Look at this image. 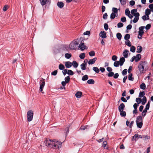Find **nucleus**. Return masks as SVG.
<instances>
[{"label": "nucleus", "mask_w": 153, "mask_h": 153, "mask_svg": "<svg viewBox=\"0 0 153 153\" xmlns=\"http://www.w3.org/2000/svg\"><path fill=\"white\" fill-rule=\"evenodd\" d=\"M138 68L140 73H143L144 70L146 71L148 69L147 62L146 61H140L138 65Z\"/></svg>", "instance_id": "obj_1"}, {"label": "nucleus", "mask_w": 153, "mask_h": 153, "mask_svg": "<svg viewBox=\"0 0 153 153\" xmlns=\"http://www.w3.org/2000/svg\"><path fill=\"white\" fill-rule=\"evenodd\" d=\"M83 40V38L82 37L78 38L77 39H75L72 41L69 45V48L70 49L72 50H75L76 48V45H78L79 43L80 40Z\"/></svg>", "instance_id": "obj_2"}, {"label": "nucleus", "mask_w": 153, "mask_h": 153, "mask_svg": "<svg viewBox=\"0 0 153 153\" xmlns=\"http://www.w3.org/2000/svg\"><path fill=\"white\" fill-rule=\"evenodd\" d=\"M27 115L28 121L29 122L31 121L33 119V111L31 110H29L27 112Z\"/></svg>", "instance_id": "obj_3"}, {"label": "nucleus", "mask_w": 153, "mask_h": 153, "mask_svg": "<svg viewBox=\"0 0 153 153\" xmlns=\"http://www.w3.org/2000/svg\"><path fill=\"white\" fill-rule=\"evenodd\" d=\"M62 144V143L61 142L57 141L56 142H55V143H54L53 146H50V147L54 149H56L57 147L58 149H59V148L61 147Z\"/></svg>", "instance_id": "obj_4"}, {"label": "nucleus", "mask_w": 153, "mask_h": 153, "mask_svg": "<svg viewBox=\"0 0 153 153\" xmlns=\"http://www.w3.org/2000/svg\"><path fill=\"white\" fill-rule=\"evenodd\" d=\"M145 28L144 26H141L139 28L138 35L140 36H142L144 33L143 30Z\"/></svg>", "instance_id": "obj_5"}, {"label": "nucleus", "mask_w": 153, "mask_h": 153, "mask_svg": "<svg viewBox=\"0 0 153 153\" xmlns=\"http://www.w3.org/2000/svg\"><path fill=\"white\" fill-rule=\"evenodd\" d=\"M83 40H84L83 41L82 40H80V43L79 46V48L82 51L84 50L86 47V46L84 45V43L82 42H83Z\"/></svg>", "instance_id": "obj_6"}, {"label": "nucleus", "mask_w": 153, "mask_h": 153, "mask_svg": "<svg viewBox=\"0 0 153 153\" xmlns=\"http://www.w3.org/2000/svg\"><path fill=\"white\" fill-rule=\"evenodd\" d=\"M45 85V81L44 80H41L40 81V88L39 91H42L43 90V88Z\"/></svg>", "instance_id": "obj_7"}, {"label": "nucleus", "mask_w": 153, "mask_h": 153, "mask_svg": "<svg viewBox=\"0 0 153 153\" xmlns=\"http://www.w3.org/2000/svg\"><path fill=\"white\" fill-rule=\"evenodd\" d=\"M42 6L45 5L46 4H48V2L49 3L50 2V0H39Z\"/></svg>", "instance_id": "obj_8"}, {"label": "nucleus", "mask_w": 153, "mask_h": 153, "mask_svg": "<svg viewBox=\"0 0 153 153\" xmlns=\"http://www.w3.org/2000/svg\"><path fill=\"white\" fill-rule=\"evenodd\" d=\"M100 36L102 38H105L106 37V33L104 31H101L100 33Z\"/></svg>", "instance_id": "obj_9"}, {"label": "nucleus", "mask_w": 153, "mask_h": 153, "mask_svg": "<svg viewBox=\"0 0 153 153\" xmlns=\"http://www.w3.org/2000/svg\"><path fill=\"white\" fill-rule=\"evenodd\" d=\"M46 146L50 147L51 143V140H46L44 142Z\"/></svg>", "instance_id": "obj_10"}, {"label": "nucleus", "mask_w": 153, "mask_h": 153, "mask_svg": "<svg viewBox=\"0 0 153 153\" xmlns=\"http://www.w3.org/2000/svg\"><path fill=\"white\" fill-rule=\"evenodd\" d=\"M97 59L96 57H95L92 59H90L89 61L88 62V64L89 65L93 64L95 63V62Z\"/></svg>", "instance_id": "obj_11"}, {"label": "nucleus", "mask_w": 153, "mask_h": 153, "mask_svg": "<svg viewBox=\"0 0 153 153\" xmlns=\"http://www.w3.org/2000/svg\"><path fill=\"white\" fill-rule=\"evenodd\" d=\"M125 107V105L124 103H121L118 107V110L119 111H123L124 108Z\"/></svg>", "instance_id": "obj_12"}, {"label": "nucleus", "mask_w": 153, "mask_h": 153, "mask_svg": "<svg viewBox=\"0 0 153 153\" xmlns=\"http://www.w3.org/2000/svg\"><path fill=\"white\" fill-rule=\"evenodd\" d=\"M143 118L141 116H138L136 121V123L143 122Z\"/></svg>", "instance_id": "obj_13"}, {"label": "nucleus", "mask_w": 153, "mask_h": 153, "mask_svg": "<svg viewBox=\"0 0 153 153\" xmlns=\"http://www.w3.org/2000/svg\"><path fill=\"white\" fill-rule=\"evenodd\" d=\"M65 65L67 68H70L72 65V63L69 61L66 62H65Z\"/></svg>", "instance_id": "obj_14"}, {"label": "nucleus", "mask_w": 153, "mask_h": 153, "mask_svg": "<svg viewBox=\"0 0 153 153\" xmlns=\"http://www.w3.org/2000/svg\"><path fill=\"white\" fill-rule=\"evenodd\" d=\"M125 61V59L123 57H122L120 58V61H119L120 62V66H122L123 65Z\"/></svg>", "instance_id": "obj_15"}, {"label": "nucleus", "mask_w": 153, "mask_h": 153, "mask_svg": "<svg viewBox=\"0 0 153 153\" xmlns=\"http://www.w3.org/2000/svg\"><path fill=\"white\" fill-rule=\"evenodd\" d=\"M129 51L128 50H126L124 51L123 53V55L124 58H126L128 57V55Z\"/></svg>", "instance_id": "obj_16"}, {"label": "nucleus", "mask_w": 153, "mask_h": 153, "mask_svg": "<svg viewBox=\"0 0 153 153\" xmlns=\"http://www.w3.org/2000/svg\"><path fill=\"white\" fill-rule=\"evenodd\" d=\"M141 59V55L140 54H137L135 56V61L138 62Z\"/></svg>", "instance_id": "obj_17"}, {"label": "nucleus", "mask_w": 153, "mask_h": 153, "mask_svg": "<svg viewBox=\"0 0 153 153\" xmlns=\"http://www.w3.org/2000/svg\"><path fill=\"white\" fill-rule=\"evenodd\" d=\"M71 124H69L68 125H67L65 129V131H66V136L68 133L69 132V128L71 126Z\"/></svg>", "instance_id": "obj_18"}, {"label": "nucleus", "mask_w": 153, "mask_h": 153, "mask_svg": "<svg viewBox=\"0 0 153 153\" xmlns=\"http://www.w3.org/2000/svg\"><path fill=\"white\" fill-rule=\"evenodd\" d=\"M82 95V93L81 91H78L75 94L76 97L77 98H80Z\"/></svg>", "instance_id": "obj_19"}, {"label": "nucleus", "mask_w": 153, "mask_h": 153, "mask_svg": "<svg viewBox=\"0 0 153 153\" xmlns=\"http://www.w3.org/2000/svg\"><path fill=\"white\" fill-rule=\"evenodd\" d=\"M142 47L141 46H138L137 47V52L140 53L141 52L142 50Z\"/></svg>", "instance_id": "obj_20"}, {"label": "nucleus", "mask_w": 153, "mask_h": 153, "mask_svg": "<svg viewBox=\"0 0 153 153\" xmlns=\"http://www.w3.org/2000/svg\"><path fill=\"white\" fill-rule=\"evenodd\" d=\"M57 4L58 7L60 8H62L64 6V3L62 2H58Z\"/></svg>", "instance_id": "obj_21"}, {"label": "nucleus", "mask_w": 153, "mask_h": 153, "mask_svg": "<svg viewBox=\"0 0 153 153\" xmlns=\"http://www.w3.org/2000/svg\"><path fill=\"white\" fill-rule=\"evenodd\" d=\"M136 124L138 128H141L143 125V122L136 123Z\"/></svg>", "instance_id": "obj_22"}, {"label": "nucleus", "mask_w": 153, "mask_h": 153, "mask_svg": "<svg viewBox=\"0 0 153 153\" xmlns=\"http://www.w3.org/2000/svg\"><path fill=\"white\" fill-rule=\"evenodd\" d=\"M142 100L143 101H141L142 104L143 105H144L147 101L146 97L145 96H144L143 97Z\"/></svg>", "instance_id": "obj_23"}, {"label": "nucleus", "mask_w": 153, "mask_h": 153, "mask_svg": "<svg viewBox=\"0 0 153 153\" xmlns=\"http://www.w3.org/2000/svg\"><path fill=\"white\" fill-rule=\"evenodd\" d=\"M72 64L74 68H77L78 66V64L75 61H73Z\"/></svg>", "instance_id": "obj_24"}, {"label": "nucleus", "mask_w": 153, "mask_h": 153, "mask_svg": "<svg viewBox=\"0 0 153 153\" xmlns=\"http://www.w3.org/2000/svg\"><path fill=\"white\" fill-rule=\"evenodd\" d=\"M147 110H148L146 109L145 108L143 110L142 112L141 113V115L142 116L144 117L146 116V113L147 112Z\"/></svg>", "instance_id": "obj_25"}, {"label": "nucleus", "mask_w": 153, "mask_h": 153, "mask_svg": "<svg viewBox=\"0 0 153 153\" xmlns=\"http://www.w3.org/2000/svg\"><path fill=\"white\" fill-rule=\"evenodd\" d=\"M120 112V115L122 117H125L126 115V112L125 111H119Z\"/></svg>", "instance_id": "obj_26"}, {"label": "nucleus", "mask_w": 153, "mask_h": 153, "mask_svg": "<svg viewBox=\"0 0 153 153\" xmlns=\"http://www.w3.org/2000/svg\"><path fill=\"white\" fill-rule=\"evenodd\" d=\"M86 65L84 64H82L80 65L81 68L82 70H84L86 69Z\"/></svg>", "instance_id": "obj_27"}, {"label": "nucleus", "mask_w": 153, "mask_h": 153, "mask_svg": "<svg viewBox=\"0 0 153 153\" xmlns=\"http://www.w3.org/2000/svg\"><path fill=\"white\" fill-rule=\"evenodd\" d=\"M133 75L132 74H130L128 76V79L129 80L133 81L134 80V78L132 76Z\"/></svg>", "instance_id": "obj_28"}, {"label": "nucleus", "mask_w": 153, "mask_h": 153, "mask_svg": "<svg viewBox=\"0 0 153 153\" xmlns=\"http://www.w3.org/2000/svg\"><path fill=\"white\" fill-rule=\"evenodd\" d=\"M87 83L89 84H93L95 82L94 80L93 79H90L88 80Z\"/></svg>", "instance_id": "obj_29"}, {"label": "nucleus", "mask_w": 153, "mask_h": 153, "mask_svg": "<svg viewBox=\"0 0 153 153\" xmlns=\"http://www.w3.org/2000/svg\"><path fill=\"white\" fill-rule=\"evenodd\" d=\"M116 36L117 38L119 40H120L121 39L122 36L121 34L120 33H117Z\"/></svg>", "instance_id": "obj_30"}, {"label": "nucleus", "mask_w": 153, "mask_h": 153, "mask_svg": "<svg viewBox=\"0 0 153 153\" xmlns=\"http://www.w3.org/2000/svg\"><path fill=\"white\" fill-rule=\"evenodd\" d=\"M151 10L149 9H146L145 12V15H149L151 13Z\"/></svg>", "instance_id": "obj_31"}, {"label": "nucleus", "mask_w": 153, "mask_h": 153, "mask_svg": "<svg viewBox=\"0 0 153 153\" xmlns=\"http://www.w3.org/2000/svg\"><path fill=\"white\" fill-rule=\"evenodd\" d=\"M93 70L95 71L96 73H98L100 72L99 68L97 67H93L92 68Z\"/></svg>", "instance_id": "obj_32"}, {"label": "nucleus", "mask_w": 153, "mask_h": 153, "mask_svg": "<svg viewBox=\"0 0 153 153\" xmlns=\"http://www.w3.org/2000/svg\"><path fill=\"white\" fill-rule=\"evenodd\" d=\"M140 88L144 90L146 88V86L144 83H142L140 85Z\"/></svg>", "instance_id": "obj_33"}, {"label": "nucleus", "mask_w": 153, "mask_h": 153, "mask_svg": "<svg viewBox=\"0 0 153 153\" xmlns=\"http://www.w3.org/2000/svg\"><path fill=\"white\" fill-rule=\"evenodd\" d=\"M88 76L87 75H85L83 76L82 78V81H85L88 79Z\"/></svg>", "instance_id": "obj_34"}, {"label": "nucleus", "mask_w": 153, "mask_h": 153, "mask_svg": "<svg viewBox=\"0 0 153 153\" xmlns=\"http://www.w3.org/2000/svg\"><path fill=\"white\" fill-rule=\"evenodd\" d=\"M116 14L114 13H112L110 16V18L111 19H114L115 17H117Z\"/></svg>", "instance_id": "obj_35"}, {"label": "nucleus", "mask_w": 153, "mask_h": 153, "mask_svg": "<svg viewBox=\"0 0 153 153\" xmlns=\"http://www.w3.org/2000/svg\"><path fill=\"white\" fill-rule=\"evenodd\" d=\"M70 78L69 76H68L66 77L65 78V82L66 83H68L70 80Z\"/></svg>", "instance_id": "obj_36"}, {"label": "nucleus", "mask_w": 153, "mask_h": 153, "mask_svg": "<svg viewBox=\"0 0 153 153\" xmlns=\"http://www.w3.org/2000/svg\"><path fill=\"white\" fill-rule=\"evenodd\" d=\"M120 65V62L119 61H115L114 64V65L115 67H118Z\"/></svg>", "instance_id": "obj_37"}, {"label": "nucleus", "mask_w": 153, "mask_h": 153, "mask_svg": "<svg viewBox=\"0 0 153 153\" xmlns=\"http://www.w3.org/2000/svg\"><path fill=\"white\" fill-rule=\"evenodd\" d=\"M85 56V53H81L79 56L80 58L82 59H84Z\"/></svg>", "instance_id": "obj_38"}, {"label": "nucleus", "mask_w": 153, "mask_h": 153, "mask_svg": "<svg viewBox=\"0 0 153 153\" xmlns=\"http://www.w3.org/2000/svg\"><path fill=\"white\" fill-rule=\"evenodd\" d=\"M138 134H135L134 135V136H133L132 137V140H135V141H136L137 140V139H136L137 138H138Z\"/></svg>", "instance_id": "obj_39"}, {"label": "nucleus", "mask_w": 153, "mask_h": 153, "mask_svg": "<svg viewBox=\"0 0 153 153\" xmlns=\"http://www.w3.org/2000/svg\"><path fill=\"white\" fill-rule=\"evenodd\" d=\"M135 47L134 46H131L130 48V51H131L133 53H134L135 52Z\"/></svg>", "instance_id": "obj_40"}, {"label": "nucleus", "mask_w": 153, "mask_h": 153, "mask_svg": "<svg viewBox=\"0 0 153 153\" xmlns=\"http://www.w3.org/2000/svg\"><path fill=\"white\" fill-rule=\"evenodd\" d=\"M65 67L62 64H60L59 66V68L60 70H62L64 69Z\"/></svg>", "instance_id": "obj_41"}, {"label": "nucleus", "mask_w": 153, "mask_h": 153, "mask_svg": "<svg viewBox=\"0 0 153 153\" xmlns=\"http://www.w3.org/2000/svg\"><path fill=\"white\" fill-rule=\"evenodd\" d=\"M67 74L69 75H72L74 74V73L72 70H69L68 71Z\"/></svg>", "instance_id": "obj_42"}, {"label": "nucleus", "mask_w": 153, "mask_h": 153, "mask_svg": "<svg viewBox=\"0 0 153 153\" xmlns=\"http://www.w3.org/2000/svg\"><path fill=\"white\" fill-rule=\"evenodd\" d=\"M130 38V35L129 34H126L124 36V39L128 40Z\"/></svg>", "instance_id": "obj_43"}, {"label": "nucleus", "mask_w": 153, "mask_h": 153, "mask_svg": "<svg viewBox=\"0 0 153 153\" xmlns=\"http://www.w3.org/2000/svg\"><path fill=\"white\" fill-rule=\"evenodd\" d=\"M141 99L140 98H137L136 99V101L137 103V104H139L141 102Z\"/></svg>", "instance_id": "obj_44"}, {"label": "nucleus", "mask_w": 153, "mask_h": 153, "mask_svg": "<svg viewBox=\"0 0 153 153\" xmlns=\"http://www.w3.org/2000/svg\"><path fill=\"white\" fill-rule=\"evenodd\" d=\"M114 74L113 72H110L108 73V74H106L108 77H112L114 76Z\"/></svg>", "instance_id": "obj_45"}, {"label": "nucleus", "mask_w": 153, "mask_h": 153, "mask_svg": "<svg viewBox=\"0 0 153 153\" xmlns=\"http://www.w3.org/2000/svg\"><path fill=\"white\" fill-rule=\"evenodd\" d=\"M71 56V55L69 53H65V57L66 58L69 59L70 58Z\"/></svg>", "instance_id": "obj_46"}, {"label": "nucleus", "mask_w": 153, "mask_h": 153, "mask_svg": "<svg viewBox=\"0 0 153 153\" xmlns=\"http://www.w3.org/2000/svg\"><path fill=\"white\" fill-rule=\"evenodd\" d=\"M145 92L144 91H143L142 92H140L139 95V97H143L144 95H145Z\"/></svg>", "instance_id": "obj_47"}, {"label": "nucleus", "mask_w": 153, "mask_h": 153, "mask_svg": "<svg viewBox=\"0 0 153 153\" xmlns=\"http://www.w3.org/2000/svg\"><path fill=\"white\" fill-rule=\"evenodd\" d=\"M150 101H149L148 102V103H147V104H146V108H145V109L148 110L149 109V108L150 107Z\"/></svg>", "instance_id": "obj_48"}, {"label": "nucleus", "mask_w": 153, "mask_h": 153, "mask_svg": "<svg viewBox=\"0 0 153 153\" xmlns=\"http://www.w3.org/2000/svg\"><path fill=\"white\" fill-rule=\"evenodd\" d=\"M89 55L91 56H92L95 55V53L94 51H92L89 53Z\"/></svg>", "instance_id": "obj_49"}, {"label": "nucleus", "mask_w": 153, "mask_h": 153, "mask_svg": "<svg viewBox=\"0 0 153 153\" xmlns=\"http://www.w3.org/2000/svg\"><path fill=\"white\" fill-rule=\"evenodd\" d=\"M121 4L124 5L126 4V0H119Z\"/></svg>", "instance_id": "obj_50"}, {"label": "nucleus", "mask_w": 153, "mask_h": 153, "mask_svg": "<svg viewBox=\"0 0 153 153\" xmlns=\"http://www.w3.org/2000/svg\"><path fill=\"white\" fill-rule=\"evenodd\" d=\"M125 44L129 47H131V42L129 40H128L127 42H125Z\"/></svg>", "instance_id": "obj_51"}, {"label": "nucleus", "mask_w": 153, "mask_h": 153, "mask_svg": "<svg viewBox=\"0 0 153 153\" xmlns=\"http://www.w3.org/2000/svg\"><path fill=\"white\" fill-rule=\"evenodd\" d=\"M151 27V25L150 24H147L145 28L146 30L149 29Z\"/></svg>", "instance_id": "obj_52"}, {"label": "nucleus", "mask_w": 153, "mask_h": 153, "mask_svg": "<svg viewBox=\"0 0 153 153\" xmlns=\"http://www.w3.org/2000/svg\"><path fill=\"white\" fill-rule=\"evenodd\" d=\"M123 24L121 22H119L117 24V27L118 28H120L123 26Z\"/></svg>", "instance_id": "obj_53"}, {"label": "nucleus", "mask_w": 153, "mask_h": 153, "mask_svg": "<svg viewBox=\"0 0 153 153\" xmlns=\"http://www.w3.org/2000/svg\"><path fill=\"white\" fill-rule=\"evenodd\" d=\"M139 19V17H135L133 20V22L134 23H136L137 22Z\"/></svg>", "instance_id": "obj_54"}, {"label": "nucleus", "mask_w": 153, "mask_h": 153, "mask_svg": "<svg viewBox=\"0 0 153 153\" xmlns=\"http://www.w3.org/2000/svg\"><path fill=\"white\" fill-rule=\"evenodd\" d=\"M142 138H144V140H146V139H149L150 138V137L147 135H143L142 136Z\"/></svg>", "instance_id": "obj_55"}, {"label": "nucleus", "mask_w": 153, "mask_h": 153, "mask_svg": "<svg viewBox=\"0 0 153 153\" xmlns=\"http://www.w3.org/2000/svg\"><path fill=\"white\" fill-rule=\"evenodd\" d=\"M112 10L114 13H116L118 12V10L117 8L113 7L112 8Z\"/></svg>", "instance_id": "obj_56"}, {"label": "nucleus", "mask_w": 153, "mask_h": 153, "mask_svg": "<svg viewBox=\"0 0 153 153\" xmlns=\"http://www.w3.org/2000/svg\"><path fill=\"white\" fill-rule=\"evenodd\" d=\"M127 69H125L122 71V74L123 75H125L127 74Z\"/></svg>", "instance_id": "obj_57"}, {"label": "nucleus", "mask_w": 153, "mask_h": 153, "mask_svg": "<svg viewBox=\"0 0 153 153\" xmlns=\"http://www.w3.org/2000/svg\"><path fill=\"white\" fill-rule=\"evenodd\" d=\"M137 11V9H134L131 11V13L132 14H134V13H136Z\"/></svg>", "instance_id": "obj_58"}, {"label": "nucleus", "mask_w": 153, "mask_h": 153, "mask_svg": "<svg viewBox=\"0 0 153 153\" xmlns=\"http://www.w3.org/2000/svg\"><path fill=\"white\" fill-rule=\"evenodd\" d=\"M57 73V70H55L53 71L51 73V74L52 75L55 76L56 75Z\"/></svg>", "instance_id": "obj_59"}, {"label": "nucleus", "mask_w": 153, "mask_h": 153, "mask_svg": "<svg viewBox=\"0 0 153 153\" xmlns=\"http://www.w3.org/2000/svg\"><path fill=\"white\" fill-rule=\"evenodd\" d=\"M108 25L106 23H105L104 25V28L105 30H107L108 29Z\"/></svg>", "instance_id": "obj_60"}, {"label": "nucleus", "mask_w": 153, "mask_h": 153, "mask_svg": "<svg viewBox=\"0 0 153 153\" xmlns=\"http://www.w3.org/2000/svg\"><path fill=\"white\" fill-rule=\"evenodd\" d=\"M62 72L63 74L64 75H65L67 73L68 70L67 69H64V70L62 71Z\"/></svg>", "instance_id": "obj_61"}, {"label": "nucleus", "mask_w": 153, "mask_h": 153, "mask_svg": "<svg viewBox=\"0 0 153 153\" xmlns=\"http://www.w3.org/2000/svg\"><path fill=\"white\" fill-rule=\"evenodd\" d=\"M117 57L115 55H113L112 57V59L113 61H116L117 59Z\"/></svg>", "instance_id": "obj_62"}, {"label": "nucleus", "mask_w": 153, "mask_h": 153, "mask_svg": "<svg viewBox=\"0 0 153 153\" xmlns=\"http://www.w3.org/2000/svg\"><path fill=\"white\" fill-rule=\"evenodd\" d=\"M8 7V6L6 5H5V6H4V7H3V10L4 11H6L7 9H8V7Z\"/></svg>", "instance_id": "obj_63"}, {"label": "nucleus", "mask_w": 153, "mask_h": 153, "mask_svg": "<svg viewBox=\"0 0 153 153\" xmlns=\"http://www.w3.org/2000/svg\"><path fill=\"white\" fill-rule=\"evenodd\" d=\"M130 13V12L128 9H126L125 10V14L127 16Z\"/></svg>", "instance_id": "obj_64"}]
</instances>
